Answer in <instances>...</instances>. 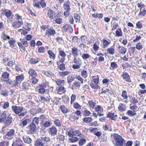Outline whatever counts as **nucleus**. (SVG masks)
Returning <instances> with one entry per match:
<instances>
[{"instance_id": "nucleus-1", "label": "nucleus", "mask_w": 146, "mask_h": 146, "mask_svg": "<svg viewBox=\"0 0 146 146\" xmlns=\"http://www.w3.org/2000/svg\"><path fill=\"white\" fill-rule=\"evenodd\" d=\"M111 137L112 139V143L115 146H122L124 143H125V140L117 134L114 133L111 134Z\"/></svg>"}, {"instance_id": "nucleus-2", "label": "nucleus", "mask_w": 146, "mask_h": 146, "mask_svg": "<svg viewBox=\"0 0 146 146\" xmlns=\"http://www.w3.org/2000/svg\"><path fill=\"white\" fill-rule=\"evenodd\" d=\"M11 108L13 111L18 115L20 119H21L24 117L27 113L26 111L23 112L24 108L23 107L21 106H13Z\"/></svg>"}, {"instance_id": "nucleus-3", "label": "nucleus", "mask_w": 146, "mask_h": 146, "mask_svg": "<svg viewBox=\"0 0 146 146\" xmlns=\"http://www.w3.org/2000/svg\"><path fill=\"white\" fill-rule=\"evenodd\" d=\"M28 74L29 82L34 84H36L38 81L37 79L35 78L37 76L36 71L33 69H30L28 72Z\"/></svg>"}, {"instance_id": "nucleus-4", "label": "nucleus", "mask_w": 146, "mask_h": 146, "mask_svg": "<svg viewBox=\"0 0 146 146\" xmlns=\"http://www.w3.org/2000/svg\"><path fill=\"white\" fill-rule=\"evenodd\" d=\"M70 3L69 0L64 2L63 7L65 11L64 12V15L66 17L68 16L70 14Z\"/></svg>"}, {"instance_id": "nucleus-5", "label": "nucleus", "mask_w": 146, "mask_h": 146, "mask_svg": "<svg viewBox=\"0 0 146 146\" xmlns=\"http://www.w3.org/2000/svg\"><path fill=\"white\" fill-rule=\"evenodd\" d=\"M7 18V21H13V18L14 15L12 11L8 9H5L3 13Z\"/></svg>"}, {"instance_id": "nucleus-6", "label": "nucleus", "mask_w": 146, "mask_h": 146, "mask_svg": "<svg viewBox=\"0 0 146 146\" xmlns=\"http://www.w3.org/2000/svg\"><path fill=\"white\" fill-rule=\"evenodd\" d=\"M15 133V131L13 129H11L8 130L6 133L5 137L7 139H11L14 136Z\"/></svg>"}, {"instance_id": "nucleus-7", "label": "nucleus", "mask_w": 146, "mask_h": 146, "mask_svg": "<svg viewBox=\"0 0 146 146\" xmlns=\"http://www.w3.org/2000/svg\"><path fill=\"white\" fill-rule=\"evenodd\" d=\"M95 111L97 112L100 116H102L104 115L103 108L100 105H97L95 108Z\"/></svg>"}, {"instance_id": "nucleus-8", "label": "nucleus", "mask_w": 146, "mask_h": 146, "mask_svg": "<svg viewBox=\"0 0 146 146\" xmlns=\"http://www.w3.org/2000/svg\"><path fill=\"white\" fill-rule=\"evenodd\" d=\"M24 78V76L23 75H21L16 77V80L15 81V85H17L20 84Z\"/></svg>"}, {"instance_id": "nucleus-9", "label": "nucleus", "mask_w": 146, "mask_h": 146, "mask_svg": "<svg viewBox=\"0 0 146 146\" xmlns=\"http://www.w3.org/2000/svg\"><path fill=\"white\" fill-rule=\"evenodd\" d=\"M55 33V31L52 28H50L46 30V35H48V37H49L50 36L54 35Z\"/></svg>"}, {"instance_id": "nucleus-10", "label": "nucleus", "mask_w": 146, "mask_h": 146, "mask_svg": "<svg viewBox=\"0 0 146 146\" xmlns=\"http://www.w3.org/2000/svg\"><path fill=\"white\" fill-rule=\"evenodd\" d=\"M46 85L44 84H41L39 87L38 92L40 94L44 93L45 91V89L46 88Z\"/></svg>"}, {"instance_id": "nucleus-11", "label": "nucleus", "mask_w": 146, "mask_h": 146, "mask_svg": "<svg viewBox=\"0 0 146 146\" xmlns=\"http://www.w3.org/2000/svg\"><path fill=\"white\" fill-rule=\"evenodd\" d=\"M122 77L124 80L129 82H131L129 76L128 74L126 72H123L122 75Z\"/></svg>"}, {"instance_id": "nucleus-12", "label": "nucleus", "mask_w": 146, "mask_h": 146, "mask_svg": "<svg viewBox=\"0 0 146 146\" xmlns=\"http://www.w3.org/2000/svg\"><path fill=\"white\" fill-rule=\"evenodd\" d=\"M23 23L16 21L13 23L12 24V25L13 27L15 29H17L21 27L23 25Z\"/></svg>"}, {"instance_id": "nucleus-13", "label": "nucleus", "mask_w": 146, "mask_h": 146, "mask_svg": "<svg viewBox=\"0 0 146 146\" xmlns=\"http://www.w3.org/2000/svg\"><path fill=\"white\" fill-rule=\"evenodd\" d=\"M63 28L65 29V31H68L70 33H72L73 31L72 27L69 25L65 24L63 26Z\"/></svg>"}, {"instance_id": "nucleus-14", "label": "nucleus", "mask_w": 146, "mask_h": 146, "mask_svg": "<svg viewBox=\"0 0 146 146\" xmlns=\"http://www.w3.org/2000/svg\"><path fill=\"white\" fill-rule=\"evenodd\" d=\"M49 131L52 136H54L56 134L57 130L55 126H53L49 129Z\"/></svg>"}, {"instance_id": "nucleus-15", "label": "nucleus", "mask_w": 146, "mask_h": 146, "mask_svg": "<svg viewBox=\"0 0 146 146\" xmlns=\"http://www.w3.org/2000/svg\"><path fill=\"white\" fill-rule=\"evenodd\" d=\"M46 144V143L43 142L40 138L35 141V146H44Z\"/></svg>"}, {"instance_id": "nucleus-16", "label": "nucleus", "mask_w": 146, "mask_h": 146, "mask_svg": "<svg viewBox=\"0 0 146 146\" xmlns=\"http://www.w3.org/2000/svg\"><path fill=\"white\" fill-rule=\"evenodd\" d=\"M108 117L111 118L112 120L115 121L117 118V115H114V114L112 112H109L107 114Z\"/></svg>"}, {"instance_id": "nucleus-17", "label": "nucleus", "mask_w": 146, "mask_h": 146, "mask_svg": "<svg viewBox=\"0 0 146 146\" xmlns=\"http://www.w3.org/2000/svg\"><path fill=\"white\" fill-rule=\"evenodd\" d=\"M0 123H2L5 120L6 117V113L5 111H3L0 114Z\"/></svg>"}, {"instance_id": "nucleus-18", "label": "nucleus", "mask_w": 146, "mask_h": 146, "mask_svg": "<svg viewBox=\"0 0 146 146\" xmlns=\"http://www.w3.org/2000/svg\"><path fill=\"white\" fill-rule=\"evenodd\" d=\"M118 50L119 52L122 54H125L126 52V49L123 46L119 45L117 47Z\"/></svg>"}, {"instance_id": "nucleus-19", "label": "nucleus", "mask_w": 146, "mask_h": 146, "mask_svg": "<svg viewBox=\"0 0 146 146\" xmlns=\"http://www.w3.org/2000/svg\"><path fill=\"white\" fill-rule=\"evenodd\" d=\"M40 139L43 142H46V143H47L49 142L50 141V137L45 135H42Z\"/></svg>"}, {"instance_id": "nucleus-20", "label": "nucleus", "mask_w": 146, "mask_h": 146, "mask_svg": "<svg viewBox=\"0 0 146 146\" xmlns=\"http://www.w3.org/2000/svg\"><path fill=\"white\" fill-rule=\"evenodd\" d=\"M17 21L23 23V15L21 14L17 13L15 15Z\"/></svg>"}, {"instance_id": "nucleus-21", "label": "nucleus", "mask_w": 146, "mask_h": 146, "mask_svg": "<svg viewBox=\"0 0 146 146\" xmlns=\"http://www.w3.org/2000/svg\"><path fill=\"white\" fill-rule=\"evenodd\" d=\"M23 139L24 142L27 143H31L32 141V139L28 136L24 135L23 136Z\"/></svg>"}, {"instance_id": "nucleus-22", "label": "nucleus", "mask_w": 146, "mask_h": 146, "mask_svg": "<svg viewBox=\"0 0 146 146\" xmlns=\"http://www.w3.org/2000/svg\"><path fill=\"white\" fill-rule=\"evenodd\" d=\"M54 14V12L53 11L49 9L47 13V16L49 17L50 20L53 18V16Z\"/></svg>"}, {"instance_id": "nucleus-23", "label": "nucleus", "mask_w": 146, "mask_h": 146, "mask_svg": "<svg viewBox=\"0 0 146 146\" xmlns=\"http://www.w3.org/2000/svg\"><path fill=\"white\" fill-rule=\"evenodd\" d=\"M77 56L74 57L73 60L74 62L77 64L82 65V62L81 59L80 58H78Z\"/></svg>"}, {"instance_id": "nucleus-24", "label": "nucleus", "mask_w": 146, "mask_h": 146, "mask_svg": "<svg viewBox=\"0 0 146 146\" xmlns=\"http://www.w3.org/2000/svg\"><path fill=\"white\" fill-rule=\"evenodd\" d=\"M58 85L63 86L65 84V81L63 80L60 79H57L55 81Z\"/></svg>"}, {"instance_id": "nucleus-25", "label": "nucleus", "mask_w": 146, "mask_h": 146, "mask_svg": "<svg viewBox=\"0 0 146 146\" xmlns=\"http://www.w3.org/2000/svg\"><path fill=\"white\" fill-rule=\"evenodd\" d=\"M12 118L10 116H8L5 122V123L7 126L9 125L12 122Z\"/></svg>"}, {"instance_id": "nucleus-26", "label": "nucleus", "mask_w": 146, "mask_h": 146, "mask_svg": "<svg viewBox=\"0 0 146 146\" xmlns=\"http://www.w3.org/2000/svg\"><path fill=\"white\" fill-rule=\"evenodd\" d=\"M72 53L74 57L77 56L78 54V49L75 47H73L72 48Z\"/></svg>"}, {"instance_id": "nucleus-27", "label": "nucleus", "mask_w": 146, "mask_h": 146, "mask_svg": "<svg viewBox=\"0 0 146 146\" xmlns=\"http://www.w3.org/2000/svg\"><path fill=\"white\" fill-rule=\"evenodd\" d=\"M30 121V120L28 119H25L23 120L21 122V124L22 125H21V124H20V125L21 126L24 127L27 125L29 123Z\"/></svg>"}, {"instance_id": "nucleus-28", "label": "nucleus", "mask_w": 146, "mask_h": 146, "mask_svg": "<svg viewBox=\"0 0 146 146\" xmlns=\"http://www.w3.org/2000/svg\"><path fill=\"white\" fill-rule=\"evenodd\" d=\"M107 52L110 54L113 55L115 53V49L112 46L108 48L107 50Z\"/></svg>"}, {"instance_id": "nucleus-29", "label": "nucleus", "mask_w": 146, "mask_h": 146, "mask_svg": "<svg viewBox=\"0 0 146 146\" xmlns=\"http://www.w3.org/2000/svg\"><path fill=\"white\" fill-rule=\"evenodd\" d=\"M126 107L124 104L120 103L118 107V109L120 111H125V110Z\"/></svg>"}, {"instance_id": "nucleus-30", "label": "nucleus", "mask_w": 146, "mask_h": 146, "mask_svg": "<svg viewBox=\"0 0 146 146\" xmlns=\"http://www.w3.org/2000/svg\"><path fill=\"white\" fill-rule=\"evenodd\" d=\"M41 58L39 57L32 58L31 60V63L32 64H35L39 62Z\"/></svg>"}, {"instance_id": "nucleus-31", "label": "nucleus", "mask_w": 146, "mask_h": 146, "mask_svg": "<svg viewBox=\"0 0 146 146\" xmlns=\"http://www.w3.org/2000/svg\"><path fill=\"white\" fill-rule=\"evenodd\" d=\"M29 84L27 82H24L23 83L22 89L25 90L29 89Z\"/></svg>"}, {"instance_id": "nucleus-32", "label": "nucleus", "mask_w": 146, "mask_h": 146, "mask_svg": "<svg viewBox=\"0 0 146 146\" xmlns=\"http://www.w3.org/2000/svg\"><path fill=\"white\" fill-rule=\"evenodd\" d=\"M48 53L49 55V57L50 58L52 59L53 60L55 59L56 58L55 55L51 50H49L48 52Z\"/></svg>"}, {"instance_id": "nucleus-33", "label": "nucleus", "mask_w": 146, "mask_h": 146, "mask_svg": "<svg viewBox=\"0 0 146 146\" xmlns=\"http://www.w3.org/2000/svg\"><path fill=\"white\" fill-rule=\"evenodd\" d=\"M117 67V65L115 62H113L111 63L110 68L111 70H114Z\"/></svg>"}, {"instance_id": "nucleus-34", "label": "nucleus", "mask_w": 146, "mask_h": 146, "mask_svg": "<svg viewBox=\"0 0 146 146\" xmlns=\"http://www.w3.org/2000/svg\"><path fill=\"white\" fill-rule=\"evenodd\" d=\"M70 73V72L68 71H65L59 72V74L60 76L61 77H64L68 75Z\"/></svg>"}, {"instance_id": "nucleus-35", "label": "nucleus", "mask_w": 146, "mask_h": 146, "mask_svg": "<svg viewBox=\"0 0 146 146\" xmlns=\"http://www.w3.org/2000/svg\"><path fill=\"white\" fill-rule=\"evenodd\" d=\"M56 138L57 140L59 141H64L65 139L64 136L60 134L57 135Z\"/></svg>"}, {"instance_id": "nucleus-36", "label": "nucleus", "mask_w": 146, "mask_h": 146, "mask_svg": "<svg viewBox=\"0 0 146 146\" xmlns=\"http://www.w3.org/2000/svg\"><path fill=\"white\" fill-rule=\"evenodd\" d=\"M90 108L94 109L95 108L96 103L93 101H89L88 102Z\"/></svg>"}, {"instance_id": "nucleus-37", "label": "nucleus", "mask_w": 146, "mask_h": 146, "mask_svg": "<svg viewBox=\"0 0 146 146\" xmlns=\"http://www.w3.org/2000/svg\"><path fill=\"white\" fill-rule=\"evenodd\" d=\"M74 135L78 136L81 137H83V134L81 133L80 131L79 130L75 131L74 130Z\"/></svg>"}, {"instance_id": "nucleus-38", "label": "nucleus", "mask_w": 146, "mask_h": 146, "mask_svg": "<svg viewBox=\"0 0 146 146\" xmlns=\"http://www.w3.org/2000/svg\"><path fill=\"white\" fill-rule=\"evenodd\" d=\"M64 88L62 86H60L56 88V90L58 92V94H60V92H62V93L64 92L65 90H64Z\"/></svg>"}, {"instance_id": "nucleus-39", "label": "nucleus", "mask_w": 146, "mask_h": 146, "mask_svg": "<svg viewBox=\"0 0 146 146\" xmlns=\"http://www.w3.org/2000/svg\"><path fill=\"white\" fill-rule=\"evenodd\" d=\"M36 128V126L34 123H32L30 126V130L31 131L34 132Z\"/></svg>"}, {"instance_id": "nucleus-40", "label": "nucleus", "mask_w": 146, "mask_h": 146, "mask_svg": "<svg viewBox=\"0 0 146 146\" xmlns=\"http://www.w3.org/2000/svg\"><path fill=\"white\" fill-rule=\"evenodd\" d=\"M60 109L61 110L62 112L63 113H66L69 112L68 110L64 106H61Z\"/></svg>"}, {"instance_id": "nucleus-41", "label": "nucleus", "mask_w": 146, "mask_h": 146, "mask_svg": "<svg viewBox=\"0 0 146 146\" xmlns=\"http://www.w3.org/2000/svg\"><path fill=\"white\" fill-rule=\"evenodd\" d=\"M74 17L76 21V22L79 23L80 22V17L78 14L76 13L74 14Z\"/></svg>"}, {"instance_id": "nucleus-42", "label": "nucleus", "mask_w": 146, "mask_h": 146, "mask_svg": "<svg viewBox=\"0 0 146 146\" xmlns=\"http://www.w3.org/2000/svg\"><path fill=\"white\" fill-rule=\"evenodd\" d=\"M21 40V42H20L21 44H22V45H24L25 46L27 47L28 45V43L26 41L25 39H23L21 40V39H20Z\"/></svg>"}, {"instance_id": "nucleus-43", "label": "nucleus", "mask_w": 146, "mask_h": 146, "mask_svg": "<svg viewBox=\"0 0 146 146\" xmlns=\"http://www.w3.org/2000/svg\"><path fill=\"white\" fill-rule=\"evenodd\" d=\"M83 115L84 116H90L91 113L89 111L87 110H85L83 112Z\"/></svg>"}, {"instance_id": "nucleus-44", "label": "nucleus", "mask_w": 146, "mask_h": 146, "mask_svg": "<svg viewBox=\"0 0 146 146\" xmlns=\"http://www.w3.org/2000/svg\"><path fill=\"white\" fill-rule=\"evenodd\" d=\"M116 36H121L122 35V33L120 29H117L116 31Z\"/></svg>"}, {"instance_id": "nucleus-45", "label": "nucleus", "mask_w": 146, "mask_h": 146, "mask_svg": "<svg viewBox=\"0 0 146 146\" xmlns=\"http://www.w3.org/2000/svg\"><path fill=\"white\" fill-rule=\"evenodd\" d=\"M103 47L104 48H106L110 44L109 43L107 40L104 39L103 40Z\"/></svg>"}, {"instance_id": "nucleus-46", "label": "nucleus", "mask_w": 146, "mask_h": 146, "mask_svg": "<svg viewBox=\"0 0 146 146\" xmlns=\"http://www.w3.org/2000/svg\"><path fill=\"white\" fill-rule=\"evenodd\" d=\"M84 122L86 123H89L92 121V119L90 117H85L83 119Z\"/></svg>"}, {"instance_id": "nucleus-47", "label": "nucleus", "mask_w": 146, "mask_h": 146, "mask_svg": "<svg viewBox=\"0 0 146 146\" xmlns=\"http://www.w3.org/2000/svg\"><path fill=\"white\" fill-rule=\"evenodd\" d=\"M86 140L84 138H82L80 139L78 143L80 146H82L85 143Z\"/></svg>"}, {"instance_id": "nucleus-48", "label": "nucleus", "mask_w": 146, "mask_h": 146, "mask_svg": "<svg viewBox=\"0 0 146 146\" xmlns=\"http://www.w3.org/2000/svg\"><path fill=\"white\" fill-rule=\"evenodd\" d=\"M9 76V74L7 72H4L2 74L1 77L4 79H6L8 78Z\"/></svg>"}, {"instance_id": "nucleus-49", "label": "nucleus", "mask_w": 146, "mask_h": 146, "mask_svg": "<svg viewBox=\"0 0 146 146\" xmlns=\"http://www.w3.org/2000/svg\"><path fill=\"white\" fill-rule=\"evenodd\" d=\"M78 140V138L76 137H72L69 139V140L70 142L71 143L75 142Z\"/></svg>"}, {"instance_id": "nucleus-50", "label": "nucleus", "mask_w": 146, "mask_h": 146, "mask_svg": "<svg viewBox=\"0 0 146 146\" xmlns=\"http://www.w3.org/2000/svg\"><path fill=\"white\" fill-rule=\"evenodd\" d=\"M90 86L91 88L94 89H98L100 87L98 84L94 83L93 82L91 83L90 84Z\"/></svg>"}, {"instance_id": "nucleus-51", "label": "nucleus", "mask_w": 146, "mask_h": 146, "mask_svg": "<svg viewBox=\"0 0 146 146\" xmlns=\"http://www.w3.org/2000/svg\"><path fill=\"white\" fill-rule=\"evenodd\" d=\"M1 37L4 40H6L7 39H9L10 38V37L9 36L6 35L4 33H2Z\"/></svg>"}, {"instance_id": "nucleus-52", "label": "nucleus", "mask_w": 146, "mask_h": 146, "mask_svg": "<svg viewBox=\"0 0 146 146\" xmlns=\"http://www.w3.org/2000/svg\"><path fill=\"white\" fill-rule=\"evenodd\" d=\"M4 82L7 85H11L13 84V81L9 79L4 80Z\"/></svg>"}, {"instance_id": "nucleus-53", "label": "nucleus", "mask_w": 146, "mask_h": 146, "mask_svg": "<svg viewBox=\"0 0 146 146\" xmlns=\"http://www.w3.org/2000/svg\"><path fill=\"white\" fill-rule=\"evenodd\" d=\"M146 14V10L145 9H143V10L141 11H140L139 15L143 17L145 16Z\"/></svg>"}, {"instance_id": "nucleus-54", "label": "nucleus", "mask_w": 146, "mask_h": 146, "mask_svg": "<svg viewBox=\"0 0 146 146\" xmlns=\"http://www.w3.org/2000/svg\"><path fill=\"white\" fill-rule=\"evenodd\" d=\"M1 94L5 97L8 96V93L5 89H3L1 90Z\"/></svg>"}, {"instance_id": "nucleus-55", "label": "nucleus", "mask_w": 146, "mask_h": 146, "mask_svg": "<svg viewBox=\"0 0 146 146\" xmlns=\"http://www.w3.org/2000/svg\"><path fill=\"white\" fill-rule=\"evenodd\" d=\"M68 135L69 137H72L74 135V130L71 129L68 132Z\"/></svg>"}, {"instance_id": "nucleus-56", "label": "nucleus", "mask_w": 146, "mask_h": 146, "mask_svg": "<svg viewBox=\"0 0 146 146\" xmlns=\"http://www.w3.org/2000/svg\"><path fill=\"white\" fill-rule=\"evenodd\" d=\"M127 113V115L130 116H134L136 114L135 112H132V111L130 110H128Z\"/></svg>"}, {"instance_id": "nucleus-57", "label": "nucleus", "mask_w": 146, "mask_h": 146, "mask_svg": "<svg viewBox=\"0 0 146 146\" xmlns=\"http://www.w3.org/2000/svg\"><path fill=\"white\" fill-rule=\"evenodd\" d=\"M136 48L138 50H141L142 48V45L141 43L140 42L138 43L136 45Z\"/></svg>"}, {"instance_id": "nucleus-58", "label": "nucleus", "mask_w": 146, "mask_h": 146, "mask_svg": "<svg viewBox=\"0 0 146 146\" xmlns=\"http://www.w3.org/2000/svg\"><path fill=\"white\" fill-rule=\"evenodd\" d=\"M39 122V117H35L33 121V123H36L38 125Z\"/></svg>"}, {"instance_id": "nucleus-59", "label": "nucleus", "mask_w": 146, "mask_h": 146, "mask_svg": "<svg viewBox=\"0 0 146 146\" xmlns=\"http://www.w3.org/2000/svg\"><path fill=\"white\" fill-rule=\"evenodd\" d=\"M121 96L125 99H127L128 98V96L125 91L123 90L122 92Z\"/></svg>"}, {"instance_id": "nucleus-60", "label": "nucleus", "mask_w": 146, "mask_h": 146, "mask_svg": "<svg viewBox=\"0 0 146 146\" xmlns=\"http://www.w3.org/2000/svg\"><path fill=\"white\" fill-rule=\"evenodd\" d=\"M38 52L40 53H44L46 51V50L44 47H40L38 50Z\"/></svg>"}, {"instance_id": "nucleus-61", "label": "nucleus", "mask_w": 146, "mask_h": 146, "mask_svg": "<svg viewBox=\"0 0 146 146\" xmlns=\"http://www.w3.org/2000/svg\"><path fill=\"white\" fill-rule=\"evenodd\" d=\"M9 43L10 44V46L11 47H13L14 46L15 44V41L12 38L10 40Z\"/></svg>"}, {"instance_id": "nucleus-62", "label": "nucleus", "mask_w": 146, "mask_h": 146, "mask_svg": "<svg viewBox=\"0 0 146 146\" xmlns=\"http://www.w3.org/2000/svg\"><path fill=\"white\" fill-rule=\"evenodd\" d=\"M45 74L47 76L51 77H54V74L52 72L50 71L46 72Z\"/></svg>"}, {"instance_id": "nucleus-63", "label": "nucleus", "mask_w": 146, "mask_h": 146, "mask_svg": "<svg viewBox=\"0 0 146 146\" xmlns=\"http://www.w3.org/2000/svg\"><path fill=\"white\" fill-rule=\"evenodd\" d=\"M90 56L88 54H84L82 56V57L84 59H86L89 58Z\"/></svg>"}, {"instance_id": "nucleus-64", "label": "nucleus", "mask_w": 146, "mask_h": 146, "mask_svg": "<svg viewBox=\"0 0 146 146\" xmlns=\"http://www.w3.org/2000/svg\"><path fill=\"white\" fill-rule=\"evenodd\" d=\"M59 54L60 56L62 57H65L66 56V54L63 50H60L59 51Z\"/></svg>"}]
</instances>
